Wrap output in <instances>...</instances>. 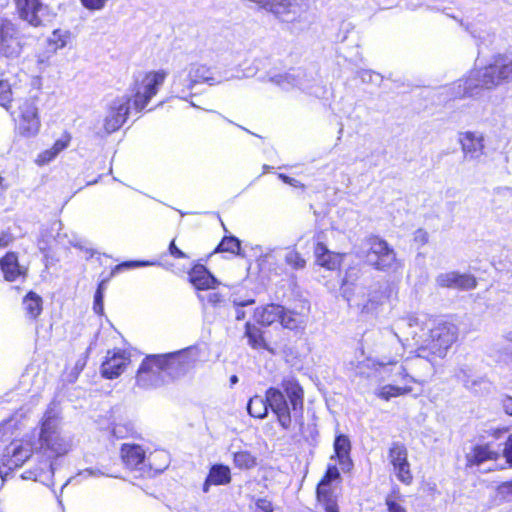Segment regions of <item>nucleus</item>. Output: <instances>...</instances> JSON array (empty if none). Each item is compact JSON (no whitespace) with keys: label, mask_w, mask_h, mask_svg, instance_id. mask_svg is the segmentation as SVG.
Segmentation results:
<instances>
[{"label":"nucleus","mask_w":512,"mask_h":512,"mask_svg":"<svg viewBox=\"0 0 512 512\" xmlns=\"http://www.w3.org/2000/svg\"><path fill=\"white\" fill-rule=\"evenodd\" d=\"M109 0H80L83 7L89 11H100L105 8Z\"/></svg>","instance_id":"obj_44"},{"label":"nucleus","mask_w":512,"mask_h":512,"mask_svg":"<svg viewBox=\"0 0 512 512\" xmlns=\"http://www.w3.org/2000/svg\"><path fill=\"white\" fill-rule=\"evenodd\" d=\"M503 456L505 457L506 461L512 466V433L508 436L507 440L505 441L503 448Z\"/></svg>","instance_id":"obj_49"},{"label":"nucleus","mask_w":512,"mask_h":512,"mask_svg":"<svg viewBox=\"0 0 512 512\" xmlns=\"http://www.w3.org/2000/svg\"><path fill=\"white\" fill-rule=\"evenodd\" d=\"M428 233L423 229H418L414 233V241L420 245H424L428 242Z\"/></svg>","instance_id":"obj_52"},{"label":"nucleus","mask_w":512,"mask_h":512,"mask_svg":"<svg viewBox=\"0 0 512 512\" xmlns=\"http://www.w3.org/2000/svg\"><path fill=\"white\" fill-rule=\"evenodd\" d=\"M194 81L197 84H208L210 86L220 85L232 79L228 71H217L213 67L203 63H190L188 64Z\"/></svg>","instance_id":"obj_16"},{"label":"nucleus","mask_w":512,"mask_h":512,"mask_svg":"<svg viewBox=\"0 0 512 512\" xmlns=\"http://www.w3.org/2000/svg\"><path fill=\"white\" fill-rule=\"evenodd\" d=\"M217 250L238 254L240 250V242L235 237H225L219 244Z\"/></svg>","instance_id":"obj_40"},{"label":"nucleus","mask_w":512,"mask_h":512,"mask_svg":"<svg viewBox=\"0 0 512 512\" xmlns=\"http://www.w3.org/2000/svg\"><path fill=\"white\" fill-rule=\"evenodd\" d=\"M93 310L95 313L102 315L104 311L103 307V283H101L94 296Z\"/></svg>","instance_id":"obj_46"},{"label":"nucleus","mask_w":512,"mask_h":512,"mask_svg":"<svg viewBox=\"0 0 512 512\" xmlns=\"http://www.w3.org/2000/svg\"><path fill=\"white\" fill-rule=\"evenodd\" d=\"M19 17L33 27L42 24L40 12L42 4L39 0H14Z\"/></svg>","instance_id":"obj_22"},{"label":"nucleus","mask_w":512,"mask_h":512,"mask_svg":"<svg viewBox=\"0 0 512 512\" xmlns=\"http://www.w3.org/2000/svg\"><path fill=\"white\" fill-rule=\"evenodd\" d=\"M502 408L506 414L512 416V397H505L502 400Z\"/></svg>","instance_id":"obj_58"},{"label":"nucleus","mask_w":512,"mask_h":512,"mask_svg":"<svg viewBox=\"0 0 512 512\" xmlns=\"http://www.w3.org/2000/svg\"><path fill=\"white\" fill-rule=\"evenodd\" d=\"M386 505L388 512H407L403 501L395 496H388L386 498Z\"/></svg>","instance_id":"obj_42"},{"label":"nucleus","mask_w":512,"mask_h":512,"mask_svg":"<svg viewBox=\"0 0 512 512\" xmlns=\"http://www.w3.org/2000/svg\"><path fill=\"white\" fill-rule=\"evenodd\" d=\"M281 325L287 329H297L302 326L303 320L301 317L293 312L285 311L283 309L282 315L279 318Z\"/></svg>","instance_id":"obj_38"},{"label":"nucleus","mask_w":512,"mask_h":512,"mask_svg":"<svg viewBox=\"0 0 512 512\" xmlns=\"http://www.w3.org/2000/svg\"><path fill=\"white\" fill-rule=\"evenodd\" d=\"M326 512H338L337 505L335 502H326Z\"/></svg>","instance_id":"obj_59"},{"label":"nucleus","mask_w":512,"mask_h":512,"mask_svg":"<svg viewBox=\"0 0 512 512\" xmlns=\"http://www.w3.org/2000/svg\"><path fill=\"white\" fill-rule=\"evenodd\" d=\"M245 336L248 344L254 349H266L267 344L263 338L262 331L257 326L247 322L245 325Z\"/></svg>","instance_id":"obj_35"},{"label":"nucleus","mask_w":512,"mask_h":512,"mask_svg":"<svg viewBox=\"0 0 512 512\" xmlns=\"http://www.w3.org/2000/svg\"><path fill=\"white\" fill-rule=\"evenodd\" d=\"M168 73L164 69L139 73L131 86L133 105L137 111L143 110L158 93Z\"/></svg>","instance_id":"obj_8"},{"label":"nucleus","mask_w":512,"mask_h":512,"mask_svg":"<svg viewBox=\"0 0 512 512\" xmlns=\"http://www.w3.org/2000/svg\"><path fill=\"white\" fill-rule=\"evenodd\" d=\"M153 263L148 261H129L124 262L116 267L117 270H120L122 268H136V267H142V266H149Z\"/></svg>","instance_id":"obj_50"},{"label":"nucleus","mask_w":512,"mask_h":512,"mask_svg":"<svg viewBox=\"0 0 512 512\" xmlns=\"http://www.w3.org/2000/svg\"><path fill=\"white\" fill-rule=\"evenodd\" d=\"M121 457L127 467L137 469L146 460V453L140 445L123 444L121 447Z\"/></svg>","instance_id":"obj_26"},{"label":"nucleus","mask_w":512,"mask_h":512,"mask_svg":"<svg viewBox=\"0 0 512 512\" xmlns=\"http://www.w3.org/2000/svg\"><path fill=\"white\" fill-rule=\"evenodd\" d=\"M362 79L363 80H369L372 82H380L382 80L381 76L378 73L372 72V71H365L362 73Z\"/></svg>","instance_id":"obj_57"},{"label":"nucleus","mask_w":512,"mask_h":512,"mask_svg":"<svg viewBox=\"0 0 512 512\" xmlns=\"http://www.w3.org/2000/svg\"><path fill=\"white\" fill-rule=\"evenodd\" d=\"M315 264L328 271L338 270L346 256L345 253L335 252L327 248V246L317 241L313 249Z\"/></svg>","instance_id":"obj_17"},{"label":"nucleus","mask_w":512,"mask_h":512,"mask_svg":"<svg viewBox=\"0 0 512 512\" xmlns=\"http://www.w3.org/2000/svg\"><path fill=\"white\" fill-rule=\"evenodd\" d=\"M285 263L292 269L301 270L306 267V260L296 249H289L284 257Z\"/></svg>","instance_id":"obj_37"},{"label":"nucleus","mask_w":512,"mask_h":512,"mask_svg":"<svg viewBox=\"0 0 512 512\" xmlns=\"http://www.w3.org/2000/svg\"><path fill=\"white\" fill-rule=\"evenodd\" d=\"M498 452L491 444L476 445L466 455L467 463L469 465H480L489 460H496Z\"/></svg>","instance_id":"obj_27"},{"label":"nucleus","mask_w":512,"mask_h":512,"mask_svg":"<svg viewBox=\"0 0 512 512\" xmlns=\"http://www.w3.org/2000/svg\"><path fill=\"white\" fill-rule=\"evenodd\" d=\"M45 62H46V59H45V58H42V57H39V58H38V63L43 64V63H45Z\"/></svg>","instance_id":"obj_61"},{"label":"nucleus","mask_w":512,"mask_h":512,"mask_svg":"<svg viewBox=\"0 0 512 512\" xmlns=\"http://www.w3.org/2000/svg\"><path fill=\"white\" fill-rule=\"evenodd\" d=\"M130 102L129 95H121L111 101L104 119V129L107 133L117 131L126 122Z\"/></svg>","instance_id":"obj_14"},{"label":"nucleus","mask_w":512,"mask_h":512,"mask_svg":"<svg viewBox=\"0 0 512 512\" xmlns=\"http://www.w3.org/2000/svg\"><path fill=\"white\" fill-rule=\"evenodd\" d=\"M130 430H131V429H129V428H127V427H124V426H122V425L117 424V425H115V426L113 427L112 432H113V434H114L116 437H118V438H124V437H126V435L129 433V431H130Z\"/></svg>","instance_id":"obj_56"},{"label":"nucleus","mask_w":512,"mask_h":512,"mask_svg":"<svg viewBox=\"0 0 512 512\" xmlns=\"http://www.w3.org/2000/svg\"><path fill=\"white\" fill-rule=\"evenodd\" d=\"M73 41V34L70 29H54L47 38V44L54 52L64 49Z\"/></svg>","instance_id":"obj_33"},{"label":"nucleus","mask_w":512,"mask_h":512,"mask_svg":"<svg viewBox=\"0 0 512 512\" xmlns=\"http://www.w3.org/2000/svg\"><path fill=\"white\" fill-rule=\"evenodd\" d=\"M498 490L500 492H510L512 490V484L510 483H503L499 486Z\"/></svg>","instance_id":"obj_60"},{"label":"nucleus","mask_w":512,"mask_h":512,"mask_svg":"<svg viewBox=\"0 0 512 512\" xmlns=\"http://www.w3.org/2000/svg\"><path fill=\"white\" fill-rule=\"evenodd\" d=\"M284 183L293 186L295 188H304V185L297 179L291 178L285 174H279L278 176Z\"/></svg>","instance_id":"obj_54"},{"label":"nucleus","mask_w":512,"mask_h":512,"mask_svg":"<svg viewBox=\"0 0 512 512\" xmlns=\"http://www.w3.org/2000/svg\"><path fill=\"white\" fill-rule=\"evenodd\" d=\"M130 363L128 354L124 351H108L106 360L102 363L101 373L107 379L118 377Z\"/></svg>","instance_id":"obj_20"},{"label":"nucleus","mask_w":512,"mask_h":512,"mask_svg":"<svg viewBox=\"0 0 512 512\" xmlns=\"http://www.w3.org/2000/svg\"><path fill=\"white\" fill-rule=\"evenodd\" d=\"M458 141L466 159H478L484 153V136L480 132L466 131L459 134Z\"/></svg>","instance_id":"obj_18"},{"label":"nucleus","mask_w":512,"mask_h":512,"mask_svg":"<svg viewBox=\"0 0 512 512\" xmlns=\"http://www.w3.org/2000/svg\"><path fill=\"white\" fill-rule=\"evenodd\" d=\"M16 37V28L8 20H3L0 25V40Z\"/></svg>","instance_id":"obj_43"},{"label":"nucleus","mask_w":512,"mask_h":512,"mask_svg":"<svg viewBox=\"0 0 512 512\" xmlns=\"http://www.w3.org/2000/svg\"><path fill=\"white\" fill-rule=\"evenodd\" d=\"M283 312V307L276 304H269L260 308H257L255 311V319L257 322L262 325H271L277 321L281 317Z\"/></svg>","instance_id":"obj_32"},{"label":"nucleus","mask_w":512,"mask_h":512,"mask_svg":"<svg viewBox=\"0 0 512 512\" xmlns=\"http://www.w3.org/2000/svg\"><path fill=\"white\" fill-rule=\"evenodd\" d=\"M388 460L393 467V472L397 479L409 485L412 482L413 476L410 470L406 447L400 443H393L389 448Z\"/></svg>","instance_id":"obj_15"},{"label":"nucleus","mask_w":512,"mask_h":512,"mask_svg":"<svg viewBox=\"0 0 512 512\" xmlns=\"http://www.w3.org/2000/svg\"><path fill=\"white\" fill-rule=\"evenodd\" d=\"M189 280L197 290L215 289L217 279L202 265H197L189 273Z\"/></svg>","instance_id":"obj_24"},{"label":"nucleus","mask_w":512,"mask_h":512,"mask_svg":"<svg viewBox=\"0 0 512 512\" xmlns=\"http://www.w3.org/2000/svg\"><path fill=\"white\" fill-rule=\"evenodd\" d=\"M14 240L13 235L9 231L0 232V249L7 247Z\"/></svg>","instance_id":"obj_53"},{"label":"nucleus","mask_w":512,"mask_h":512,"mask_svg":"<svg viewBox=\"0 0 512 512\" xmlns=\"http://www.w3.org/2000/svg\"><path fill=\"white\" fill-rule=\"evenodd\" d=\"M70 140L69 135H63L55 141L51 148L40 152L35 159V163L38 166L47 165L69 146Z\"/></svg>","instance_id":"obj_28"},{"label":"nucleus","mask_w":512,"mask_h":512,"mask_svg":"<svg viewBox=\"0 0 512 512\" xmlns=\"http://www.w3.org/2000/svg\"><path fill=\"white\" fill-rule=\"evenodd\" d=\"M395 336L400 341L411 338L419 351H429L432 355L443 358L448 349L457 339V328L449 322H438L429 328L427 333L418 335L421 329L420 320L415 316L401 318L394 323Z\"/></svg>","instance_id":"obj_3"},{"label":"nucleus","mask_w":512,"mask_h":512,"mask_svg":"<svg viewBox=\"0 0 512 512\" xmlns=\"http://www.w3.org/2000/svg\"><path fill=\"white\" fill-rule=\"evenodd\" d=\"M231 381H232L233 383H235V382L237 381V377H236V376H233V377L231 378Z\"/></svg>","instance_id":"obj_64"},{"label":"nucleus","mask_w":512,"mask_h":512,"mask_svg":"<svg viewBox=\"0 0 512 512\" xmlns=\"http://www.w3.org/2000/svg\"><path fill=\"white\" fill-rule=\"evenodd\" d=\"M21 51L22 44L17 37L0 40V52L6 58H16L21 54Z\"/></svg>","instance_id":"obj_36"},{"label":"nucleus","mask_w":512,"mask_h":512,"mask_svg":"<svg viewBox=\"0 0 512 512\" xmlns=\"http://www.w3.org/2000/svg\"><path fill=\"white\" fill-rule=\"evenodd\" d=\"M358 369L361 375L369 376V374L366 373L367 369L387 375L391 383L380 385L374 391L375 396L384 401H389L392 398L411 393L413 390L411 383L416 382V380L407 373L406 368L402 364H398L397 359L386 360V358H383L378 360L367 358L361 362Z\"/></svg>","instance_id":"obj_6"},{"label":"nucleus","mask_w":512,"mask_h":512,"mask_svg":"<svg viewBox=\"0 0 512 512\" xmlns=\"http://www.w3.org/2000/svg\"><path fill=\"white\" fill-rule=\"evenodd\" d=\"M317 498L320 503L326 508V502H335L329 495V483L322 480L317 487Z\"/></svg>","instance_id":"obj_41"},{"label":"nucleus","mask_w":512,"mask_h":512,"mask_svg":"<svg viewBox=\"0 0 512 512\" xmlns=\"http://www.w3.org/2000/svg\"><path fill=\"white\" fill-rule=\"evenodd\" d=\"M266 11L279 22L294 24L301 21L306 10L302 0H270L266 3Z\"/></svg>","instance_id":"obj_13"},{"label":"nucleus","mask_w":512,"mask_h":512,"mask_svg":"<svg viewBox=\"0 0 512 512\" xmlns=\"http://www.w3.org/2000/svg\"><path fill=\"white\" fill-rule=\"evenodd\" d=\"M507 339L512 342V333H510L508 336H507Z\"/></svg>","instance_id":"obj_63"},{"label":"nucleus","mask_w":512,"mask_h":512,"mask_svg":"<svg viewBox=\"0 0 512 512\" xmlns=\"http://www.w3.org/2000/svg\"><path fill=\"white\" fill-rule=\"evenodd\" d=\"M367 262L377 270L396 268L398 261L394 249L383 239L373 237L369 239V250L366 255Z\"/></svg>","instance_id":"obj_12"},{"label":"nucleus","mask_w":512,"mask_h":512,"mask_svg":"<svg viewBox=\"0 0 512 512\" xmlns=\"http://www.w3.org/2000/svg\"><path fill=\"white\" fill-rule=\"evenodd\" d=\"M350 449L351 445L348 437L345 435H338L334 441V451L343 470H349L352 465L349 457Z\"/></svg>","instance_id":"obj_31"},{"label":"nucleus","mask_w":512,"mask_h":512,"mask_svg":"<svg viewBox=\"0 0 512 512\" xmlns=\"http://www.w3.org/2000/svg\"><path fill=\"white\" fill-rule=\"evenodd\" d=\"M305 74L301 70H293L291 72L277 74L271 78L272 82L281 89L290 91L294 88L305 89L307 86L304 81Z\"/></svg>","instance_id":"obj_23"},{"label":"nucleus","mask_w":512,"mask_h":512,"mask_svg":"<svg viewBox=\"0 0 512 512\" xmlns=\"http://www.w3.org/2000/svg\"><path fill=\"white\" fill-rule=\"evenodd\" d=\"M169 252L173 257L177 259L187 258V255L176 247L174 240L169 245Z\"/></svg>","instance_id":"obj_55"},{"label":"nucleus","mask_w":512,"mask_h":512,"mask_svg":"<svg viewBox=\"0 0 512 512\" xmlns=\"http://www.w3.org/2000/svg\"><path fill=\"white\" fill-rule=\"evenodd\" d=\"M15 134L23 138L36 137L41 129L39 108L36 100L25 99L12 114Z\"/></svg>","instance_id":"obj_9"},{"label":"nucleus","mask_w":512,"mask_h":512,"mask_svg":"<svg viewBox=\"0 0 512 512\" xmlns=\"http://www.w3.org/2000/svg\"><path fill=\"white\" fill-rule=\"evenodd\" d=\"M282 389L283 391L275 388L268 389L265 398L252 397L247 405V410L252 417L264 418L269 406L276 415L279 425L288 430L292 424V417L302 415L304 392L294 379L284 380Z\"/></svg>","instance_id":"obj_1"},{"label":"nucleus","mask_w":512,"mask_h":512,"mask_svg":"<svg viewBox=\"0 0 512 512\" xmlns=\"http://www.w3.org/2000/svg\"><path fill=\"white\" fill-rule=\"evenodd\" d=\"M340 292L350 307L357 308L362 313H372L388 298L387 291L381 286L367 289L363 283L346 273L342 280Z\"/></svg>","instance_id":"obj_7"},{"label":"nucleus","mask_w":512,"mask_h":512,"mask_svg":"<svg viewBox=\"0 0 512 512\" xmlns=\"http://www.w3.org/2000/svg\"><path fill=\"white\" fill-rule=\"evenodd\" d=\"M436 284L442 288L470 290L476 287L477 281L470 274H461L455 271L440 273L436 277Z\"/></svg>","instance_id":"obj_19"},{"label":"nucleus","mask_w":512,"mask_h":512,"mask_svg":"<svg viewBox=\"0 0 512 512\" xmlns=\"http://www.w3.org/2000/svg\"><path fill=\"white\" fill-rule=\"evenodd\" d=\"M79 476H81L83 478H87V477H100V476L114 477L111 474H108V473L100 471L99 469H93V468H88V469H85V470L81 471L79 473Z\"/></svg>","instance_id":"obj_48"},{"label":"nucleus","mask_w":512,"mask_h":512,"mask_svg":"<svg viewBox=\"0 0 512 512\" xmlns=\"http://www.w3.org/2000/svg\"><path fill=\"white\" fill-rule=\"evenodd\" d=\"M33 452H35L34 441L25 439L12 441L0 457L1 484H3L4 477L8 474V471L21 467L31 457Z\"/></svg>","instance_id":"obj_11"},{"label":"nucleus","mask_w":512,"mask_h":512,"mask_svg":"<svg viewBox=\"0 0 512 512\" xmlns=\"http://www.w3.org/2000/svg\"><path fill=\"white\" fill-rule=\"evenodd\" d=\"M71 448V438L62 433L59 413L52 407L48 408L41 419L38 437L34 440L35 453L41 454L45 460L41 462L40 470L26 471L22 477L37 481L44 471L52 473L51 459L66 455Z\"/></svg>","instance_id":"obj_4"},{"label":"nucleus","mask_w":512,"mask_h":512,"mask_svg":"<svg viewBox=\"0 0 512 512\" xmlns=\"http://www.w3.org/2000/svg\"><path fill=\"white\" fill-rule=\"evenodd\" d=\"M231 470L223 464L213 465L203 484V492L207 493L211 485H227L231 482Z\"/></svg>","instance_id":"obj_25"},{"label":"nucleus","mask_w":512,"mask_h":512,"mask_svg":"<svg viewBox=\"0 0 512 512\" xmlns=\"http://www.w3.org/2000/svg\"><path fill=\"white\" fill-rule=\"evenodd\" d=\"M1 270L7 281H15L25 272L19 266L17 256L14 253H7L0 261Z\"/></svg>","instance_id":"obj_29"},{"label":"nucleus","mask_w":512,"mask_h":512,"mask_svg":"<svg viewBox=\"0 0 512 512\" xmlns=\"http://www.w3.org/2000/svg\"><path fill=\"white\" fill-rule=\"evenodd\" d=\"M232 302L236 308V319L243 320L245 318V312L242 308L244 306L252 305L254 303V299L251 297L242 299L237 293H234L232 295Z\"/></svg>","instance_id":"obj_39"},{"label":"nucleus","mask_w":512,"mask_h":512,"mask_svg":"<svg viewBox=\"0 0 512 512\" xmlns=\"http://www.w3.org/2000/svg\"><path fill=\"white\" fill-rule=\"evenodd\" d=\"M3 181H4L3 178L0 176V189L4 188Z\"/></svg>","instance_id":"obj_62"},{"label":"nucleus","mask_w":512,"mask_h":512,"mask_svg":"<svg viewBox=\"0 0 512 512\" xmlns=\"http://www.w3.org/2000/svg\"><path fill=\"white\" fill-rule=\"evenodd\" d=\"M195 360L196 354L193 349L149 355L138 369L137 384L143 388L157 386L162 373L171 378L180 377L189 370Z\"/></svg>","instance_id":"obj_5"},{"label":"nucleus","mask_w":512,"mask_h":512,"mask_svg":"<svg viewBox=\"0 0 512 512\" xmlns=\"http://www.w3.org/2000/svg\"><path fill=\"white\" fill-rule=\"evenodd\" d=\"M339 476L338 468L336 466H329L326 475L322 480L330 483L331 481L336 480Z\"/></svg>","instance_id":"obj_51"},{"label":"nucleus","mask_w":512,"mask_h":512,"mask_svg":"<svg viewBox=\"0 0 512 512\" xmlns=\"http://www.w3.org/2000/svg\"><path fill=\"white\" fill-rule=\"evenodd\" d=\"M196 86L189 65L174 70L171 82L173 93L182 99H186Z\"/></svg>","instance_id":"obj_21"},{"label":"nucleus","mask_w":512,"mask_h":512,"mask_svg":"<svg viewBox=\"0 0 512 512\" xmlns=\"http://www.w3.org/2000/svg\"><path fill=\"white\" fill-rule=\"evenodd\" d=\"M235 468L239 470H252L258 466V456L247 449H238L232 452Z\"/></svg>","instance_id":"obj_30"},{"label":"nucleus","mask_w":512,"mask_h":512,"mask_svg":"<svg viewBox=\"0 0 512 512\" xmlns=\"http://www.w3.org/2000/svg\"><path fill=\"white\" fill-rule=\"evenodd\" d=\"M26 74L16 64L0 58V105L11 107L14 95L22 88Z\"/></svg>","instance_id":"obj_10"},{"label":"nucleus","mask_w":512,"mask_h":512,"mask_svg":"<svg viewBox=\"0 0 512 512\" xmlns=\"http://www.w3.org/2000/svg\"><path fill=\"white\" fill-rule=\"evenodd\" d=\"M512 81V54L495 56L481 68L473 69L446 88L451 98L479 96L483 89H494Z\"/></svg>","instance_id":"obj_2"},{"label":"nucleus","mask_w":512,"mask_h":512,"mask_svg":"<svg viewBox=\"0 0 512 512\" xmlns=\"http://www.w3.org/2000/svg\"><path fill=\"white\" fill-rule=\"evenodd\" d=\"M198 297L200 301L211 306H216L222 301L221 295L217 292H209L205 295L199 294Z\"/></svg>","instance_id":"obj_47"},{"label":"nucleus","mask_w":512,"mask_h":512,"mask_svg":"<svg viewBox=\"0 0 512 512\" xmlns=\"http://www.w3.org/2000/svg\"><path fill=\"white\" fill-rule=\"evenodd\" d=\"M23 309L28 318L36 319L42 312V298L35 292H29L23 299Z\"/></svg>","instance_id":"obj_34"},{"label":"nucleus","mask_w":512,"mask_h":512,"mask_svg":"<svg viewBox=\"0 0 512 512\" xmlns=\"http://www.w3.org/2000/svg\"><path fill=\"white\" fill-rule=\"evenodd\" d=\"M273 511H274V505L269 499H267L266 497L255 499V512H273Z\"/></svg>","instance_id":"obj_45"}]
</instances>
